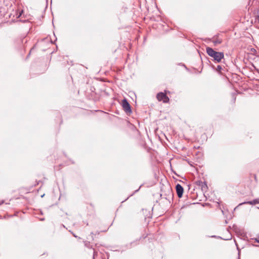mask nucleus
I'll use <instances>...</instances> for the list:
<instances>
[{"label":"nucleus","instance_id":"f257e3e1","mask_svg":"<svg viewBox=\"0 0 259 259\" xmlns=\"http://www.w3.org/2000/svg\"><path fill=\"white\" fill-rule=\"evenodd\" d=\"M206 52L210 57L213 59L214 61L218 63L220 62L224 57L223 52H216L210 47H206Z\"/></svg>","mask_w":259,"mask_h":259},{"label":"nucleus","instance_id":"f03ea898","mask_svg":"<svg viewBox=\"0 0 259 259\" xmlns=\"http://www.w3.org/2000/svg\"><path fill=\"white\" fill-rule=\"evenodd\" d=\"M156 98L158 101H162L164 103H168L169 100L166 94L162 92L158 93L156 95Z\"/></svg>","mask_w":259,"mask_h":259},{"label":"nucleus","instance_id":"7ed1b4c3","mask_svg":"<svg viewBox=\"0 0 259 259\" xmlns=\"http://www.w3.org/2000/svg\"><path fill=\"white\" fill-rule=\"evenodd\" d=\"M122 106L123 109V110L126 112V113H131L132 110L131 108V106L128 102H127V100L124 99L122 101Z\"/></svg>","mask_w":259,"mask_h":259},{"label":"nucleus","instance_id":"20e7f679","mask_svg":"<svg viewBox=\"0 0 259 259\" xmlns=\"http://www.w3.org/2000/svg\"><path fill=\"white\" fill-rule=\"evenodd\" d=\"M176 189L178 197L181 198L184 192V189L183 187L180 184H178L176 186Z\"/></svg>","mask_w":259,"mask_h":259},{"label":"nucleus","instance_id":"39448f33","mask_svg":"<svg viewBox=\"0 0 259 259\" xmlns=\"http://www.w3.org/2000/svg\"><path fill=\"white\" fill-rule=\"evenodd\" d=\"M258 203H259V198H257V199H253L252 201H247V202H245L242 203H240V205H241L242 204H250V205H254V204H258Z\"/></svg>","mask_w":259,"mask_h":259},{"label":"nucleus","instance_id":"423d86ee","mask_svg":"<svg viewBox=\"0 0 259 259\" xmlns=\"http://www.w3.org/2000/svg\"><path fill=\"white\" fill-rule=\"evenodd\" d=\"M222 42V39H214L213 40V42L214 43V44L215 45H217V44H221Z\"/></svg>","mask_w":259,"mask_h":259},{"label":"nucleus","instance_id":"0eeeda50","mask_svg":"<svg viewBox=\"0 0 259 259\" xmlns=\"http://www.w3.org/2000/svg\"><path fill=\"white\" fill-rule=\"evenodd\" d=\"M222 69V66H220V65H218V66H217V70L218 71H219V72H220L221 71Z\"/></svg>","mask_w":259,"mask_h":259},{"label":"nucleus","instance_id":"6e6552de","mask_svg":"<svg viewBox=\"0 0 259 259\" xmlns=\"http://www.w3.org/2000/svg\"><path fill=\"white\" fill-rule=\"evenodd\" d=\"M84 245L87 247H90V242H89L85 241L84 242Z\"/></svg>","mask_w":259,"mask_h":259},{"label":"nucleus","instance_id":"1a4fd4ad","mask_svg":"<svg viewBox=\"0 0 259 259\" xmlns=\"http://www.w3.org/2000/svg\"><path fill=\"white\" fill-rule=\"evenodd\" d=\"M196 184L199 186H201L203 184V182L199 181L196 182Z\"/></svg>","mask_w":259,"mask_h":259},{"label":"nucleus","instance_id":"9d476101","mask_svg":"<svg viewBox=\"0 0 259 259\" xmlns=\"http://www.w3.org/2000/svg\"><path fill=\"white\" fill-rule=\"evenodd\" d=\"M255 241H256V242L259 243V237H258L256 238L255 239Z\"/></svg>","mask_w":259,"mask_h":259},{"label":"nucleus","instance_id":"9b49d317","mask_svg":"<svg viewBox=\"0 0 259 259\" xmlns=\"http://www.w3.org/2000/svg\"><path fill=\"white\" fill-rule=\"evenodd\" d=\"M256 18H259V10H258L257 12Z\"/></svg>","mask_w":259,"mask_h":259},{"label":"nucleus","instance_id":"f8f14e48","mask_svg":"<svg viewBox=\"0 0 259 259\" xmlns=\"http://www.w3.org/2000/svg\"><path fill=\"white\" fill-rule=\"evenodd\" d=\"M4 203V200H2L1 201H0V205H2V204H3Z\"/></svg>","mask_w":259,"mask_h":259},{"label":"nucleus","instance_id":"ddd939ff","mask_svg":"<svg viewBox=\"0 0 259 259\" xmlns=\"http://www.w3.org/2000/svg\"><path fill=\"white\" fill-rule=\"evenodd\" d=\"M256 18L258 20V23H259V18Z\"/></svg>","mask_w":259,"mask_h":259}]
</instances>
